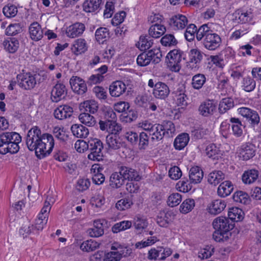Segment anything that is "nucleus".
<instances>
[{
  "label": "nucleus",
  "mask_w": 261,
  "mask_h": 261,
  "mask_svg": "<svg viewBox=\"0 0 261 261\" xmlns=\"http://www.w3.org/2000/svg\"><path fill=\"white\" fill-rule=\"evenodd\" d=\"M26 144L30 151H35L37 158L41 159L51 153L54 146L53 136L49 134H41L37 126L33 127L27 134Z\"/></svg>",
  "instance_id": "f257e3e1"
},
{
  "label": "nucleus",
  "mask_w": 261,
  "mask_h": 261,
  "mask_svg": "<svg viewBox=\"0 0 261 261\" xmlns=\"http://www.w3.org/2000/svg\"><path fill=\"white\" fill-rule=\"evenodd\" d=\"M166 63L168 68L172 71H179L181 68V62L185 59L184 53L179 49L170 51L166 56Z\"/></svg>",
  "instance_id": "f03ea898"
},
{
  "label": "nucleus",
  "mask_w": 261,
  "mask_h": 261,
  "mask_svg": "<svg viewBox=\"0 0 261 261\" xmlns=\"http://www.w3.org/2000/svg\"><path fill=\"white\" fill-rule=\"evenodd\" d=\"M88 150L90 153L88 158L90 160L100 161L102 160L103 154L102 142L98 139L94 138L89 140Z\"/></svg>",
  "instance_id": "7ed1b4c3"
},
{
  "label": "nucleus",
  "mask_w": 261,
  "mask_h": 261,
  "mask_svg": "<svg viewBox=\"0 0 261 261\" xmlns=\"http://www.w3.org/2000/svg\"><path fill=\"white\" fill-rule=\"evenodd\" d=\"M40 74H32L31 72H25L17 75L18 84L20 87L24 90L33 89L37 84V76Z\"/></svg>",
  "instance_id": "20e7f679"
},
{
  "label": "nucleus",
  "mask_w": 261,
  "mask_h": 261,
  "mask_svg": "<svg viewBox=\"0 0 261 261\" xmlns=\"http://www.w3.org/2000/svg\"><path fill=\"white\" fill-rule=\"evenodd\" d=\"M172 253V250L169 248H164L163 246H158L151 248L148 251L147 258L149 260H163Z\"/></svg>",
  "instance_id": "39448f33"
},
{
  "label": "nucleus",
  "mask_w": 261,
  "mask_h": 261,
  "mask_svg": "<svg viewBox=\"0 0 261 261\" xmlns=\"http://www.w3.org/2000/svg\"><path fill=\"white\" fill-rule=\"evenodd\" d=\"M234 225L233 222L230 221L225 217H217L213 222L215 229H218L225 233H229V231L233 228Z\"/></svg>",
  "instance_id": "423d86ee"
},
{
  "label": "nucleus",
  "mask_w": 261,
  "mask_h": 261,
  "mask_svg": "<svg viewBox=\"0 0 261 261\" xmlns=\"http://www.w3.org/2000/svg\"><path fill=\"white\" fill-rule=\"evenodd\" d=\"M221 43V39L220 37L218 34L213 32L208 34L203 40V46L210 50H214L218 48Z\"/></svg>",
  "instance_id": "0eeeda50"
},
{
  "label": "nucleus",
  "mask_w": 261,
  "mask_h": 261,
  "mask_svg": "<svg viewBox=\"0 0 261 261\" xmlns=\"http://www.w3.org/2000/svg\"><path fill=\"white\" fill-rule=\"evenodd\" d=\"M168 22L174 30H182L187 25L188 20L185 15L177 14L170 18Z\"/></svg>",
  "instance_id": "6e6552de"
},
{
  "label": "nucleus",
  "mask_w": 261,
  "mask_h": 261,
  "mask_svg": "<svg viewBox=\"0 0 261 261\" xmlns=\"http://www.w3.org/2000/svg\"><path fill=\"white\" fill-rule=\"evenodd\" d=\"M67 94V90L65 86L62 83L58 82L52 89L50 98L53 102H57L64 99Z\"/></svg>",
  "instance_id": "1a4fd4ad"
},
{
  "label": "nucleus",
  "mask_w": 261,
  "mask_h": 261,
  "mask_svg": "<svg viewBox=\"0 0 261 261\" xmlns=\"http://www.w3.org/2000/svg\"><path fill=\"white\" fill-rule=\"evenodd\" d=\"M72 90L78 94H83L87 90L86 84L84 80L80 77L73 76L69 81Z\"/></svg>",
  "instance_id": "9d476101"
},
{
  "label": "nucleus",
  "mask_w": 261,
  "mask_h": 261,
  "mask_svg": "<svg viewBox=\"0 0 261 261\" xmlns=\"http://www.w3.org/2000/svg\"><path fill=\"white\" fill-rule=\"evenodd\" d=\"M216 110V105L213 100H207L203 101L199 106L198 112L203 117L213 115Z\"/></svg>",
  "instance_id": "9b49d317"
},
{
  "label": "nucleus",
  "mask_w": 261,
  "mask_h": 261,
  "mask_svg": "<svg viewBox=\"0 0 261 261\" xmlns=\"http://www.w3.org/2000/svg\"><path fill=\"white\" fill-rule=\"evenodd\" d=\"M170 92L169 88L165 83L159 82L155 84L153 94L156 98L165 99L168 96Z\"/></svg>",
  "instance_id": "f8f14e48"
},
{
  "label": "nucleus",
  "mask_w": 261,
  "mask_h": 261,
  "mask_svg": "<svg viewBox=\"0 0 261 261\" xmlns=\"http://www.w3.org/2000/svg\"><path fill=\"white\" fill-rule=\"evenodd\" d=\"M29 32L31 39L34 41H38L43 37L44 30L37 21L33 22L30 24Z\"/></svg>",
  "instance_id": "ddd939ff"
},
{
  "label": "nucleus",
  "mask_w": 261,
  "mask_h": 261,
  "mask_svg": "<svg viewBox=\"0 0 261 261\" xmlns=\"http://www.w3.org/2000/svg\"><path fill=\"white\" fill-rule=\"evenodd\" d=\"M21 141V136L16 132H6L0 135V145H4L6 143L10 145L15 142H20Z\"/></svg>",
  "instance_id": "4468645a"
},
{
  "label": "nucleus",
  "mask_w": 261,
  "mask_h": 261,
  "mask_svg": "<svg viewBox=\"0 0 261 261\" xmlns=\"http://www.w3.org/2000/svg\"><path fill=\"white\" fill-rule=\"evenodd\" d=\"M106 143L109 150H118L125 147V142L116 135H108L106 137Z\"/></svg>",
  "instance_id": "2eb2a0df"
},
{
  "label": "nucleus",
  "mask_w": 261,
  "mask_h": 261,
  "mask_svg": "<svg viewBox=\"0 0 261 261\" xmlns=\"http://www.w3.org/2000/svg\"><path fill=\"white\" fill-rule=\"evenodd\" d=\"M120 173L123 176L124 180L139 181L141 179V176L138 172L134 169L126 167L121 166L119 168Z\"/></svg>",
  "instance_id": "dca6fc26"
},
{
  "label": "nucleus",
  "mask_w": 261,
  "mask_h": 261,
  "mask_svg": "<svg viewBox=\"0 0 261 261\" xmlns=\"http://www.w3.org/2000/svg\"><path fill=\"white\" fill-rule=\"evenodd\" d=\"M239 155L243 160L247 161L255 155V146L253 144L247 143L241 146Z\"/></svg>",
  "instance_id": "f3484780"
},
{
  "label": "nucleus",
  "mask_w": 261,
  "mask_h": 261,
  "mask_svg": "<svg viewBox=\"0 0 261 261\" xmlns=\"http://www.w3.org/2000/svg\"><path fill=\"white\" fill-rule=\"evenodd\" d=\"M185 92V88L183 86L179 87L173 92L176 98V105L181 108H184L188 105V97Z\"/></svg>",
  "instance_id": "a211bd4d"
},
{
  "label": "nucleus",
  "mask_w": 261,
  "mask_h": 261,
  "mask_svg": "<svg viewBox=\"0 0 261 261\" xmlns=\"http://www.w3.org/2000/svg\"><path fill=\"white\" fill-rule=\"evenodd\" d=\"M73 109L67 105L60 106L54 111V116L56 119L63 120L71 116Z\"/></svg>",
  "instance_id": "6ab92c4d"
},
{
  "label": "nucleus",
  "mask_w": 261,
  "mask_h": 261,
  "mask_svg": "<svg viewBox=\"0 0 261 261\" xmlns=\"http://www.w3.org/2000/svg\"><path fill=\"white\" fill-rule=\"evenodd\" d=\"M85 30L84 23L76 22L67 28L66 33L68 37L73 38L81 35Z\"/></svg>",
  "instance_id": "aec40b11"
},
{
  "label": "nucleus",
  "mask_w": 261,
  "mask_h": 261,
  "mask_svg": "<svg viewBox=\"0 0 261 261\" xmlns=\"http://www.w3.org/2000/svg\"><path fill=\"white\" fill-rule=\"evenodd\" d=\"M126 89V85L123 82L116 81L110 86L109 91L112 96L119 97L125 92Z\"/></svg>",
  "instance_id": "412c9836"
},
{
  "label": "nucleus",
  "mask_w": 261,
  "mask_h": 261,
  "mask_svg": "<svg viewBox=\"0 0 261 261\" xmlns=\"http://www.w3.org/2000/svg\"><path fill=\"white\" fill-rule=\"evenodd\" d=\"M189 177L191 183L194 184L200 183L203 177V172L198 166L193 167L189 171Z\"/></svg>",
  "instance_id": "4be33fe9"
},
{
  "label": "nucleus",
  "mask_w": 261,
  "mask_h": 261,
  "mask_svg": "<svg viewBox=\"0 0 261 261\" xmlns=\"http://www.w3.org/2000/svg\"><path fill=\"white\" fill-rule=\"evenodd\" d=\"M226 202L221 199L213 200L208 206V211L211 214L214 215L221 213L226 207Z\"/></svg>",
  "instance_id": "5701e85b"
},
{
  "label": "nucleus",
  "mask_w": 261,
  "mask_h": 261,
  "mask_svg": "<svg viewBox=\"0 0 261 261\" xmlns=\"http://www.w3.org/2000/svg\"><path fill=\"white\" fill-rule=\"evenodd\" d=\"M105 220H96L94 221V227L89 229L88 232L91 237H99L104 233L103 223Z\"/></svg>",
  "instance_id": "b1692460"
},
{
  "label": "nucleus",
  "mask_w": 261,
  "mask_h": 261,
  "mask_svg": "<svg viewBox=\"0 0 261 261\" xmlns=\"http://www.w3.org/2000/svg\"><path fill=\"white\" fill-rule=\"evenodd\" d=\"M233 190V185L229 180H225L219 186L217 194L221 197H225L229 195Z\"/></svg>",
  "instance_id": "393cba45"
},
{
  "label": "nucleus",
  "mask_w": 261,
  "mask_h": 261,
  "mask_svg": "<svg viewBox=\"0 0 261 261\" xmlns=\"http://www.w3.org/2000/svg\"><path fill=\"white\" fill-rule=\"evenodd\" d=\"M259 171L255 169L248 170L243 173L242 179L244 183L251 184L255 182L258 177Z\"/></svg>",
  "instance_id": "a878e982"
},
{
  "label": "nucleus",
  "mask_w": 261,
  "mask_h": 261,
  "mask_svg": "<svg viewBox=\"0 0 261 261\" xmlns=\"http://www.w3.org/2000/svg\"><path fill=\"white\" fill-rule=\"evenodd\" d=\"M204 54L197 48L191 49L189 53V62L197 66L203 59Z\"/></svg>",
  "instance_id": "bb28decb"
},
{
  "label": "nucleus",
  "mask_w": 261,
  "mask_h": 261,
  "mask_svg": "<svg viewBox=\"0 0 261 261\" xmlns=\"http://www.w3.org/2000/svg\"><path fill=\"white\" fill-rule=\"evenodd\" d=\"M166 31V28L164 25L155 23L150 27L148 33L150 37L158 38L162 36Z\"/></svg>",
  "instance_id": "cd10ccee"
},
{
  "label": "nucleus",
  "mask_w": 261,
  "mask_h": 261,
  "mask_svg": "<svg viewBox=\"0 0 261 261\" xmlns=\"http://www.w3.org/2000/svg\"><path fill=\"white\" fill-rule=\"evenodd\" d=\"M224 178L225 174L221 171L215 170L209 174L207 181L209 184L216 186Z\"/></svg>",
  "instance_id": "c85d7f7f"
},
{
  "label": "nucleus",
  "mask_w": 261,
  "mask_h": 261,
  "mask_svg": "<svg viewBox=\"0 0 261 261\" xmlns=\"http://www.w3.org/2000/svg\"><path fill=\"white\" fill-rule=\"evenodd\" d=\"M162 127L164 137H172L175 132V127L174 123L169 120L163 121L160 124Z\"/></svg>",
  "instance_id": "c756f323"
},
{
  "label": "nucleus",
  "mask_w": 261,
  "mask_h": 261,
  "mask_svg": "<svg viewBox=\"0 0 261 261\" xmlns=\"http://www.w3.org/2000/svg\"><path fill=\"white\" fill-rule=\"evenodd\" d=\"M101 3V0H86L83 4V10L87 13L94 12L97 10Z\"/></svg>",
  "instance_id": "7c9ffc66"
},
{
  "label": "nucleus",
  "mask_w": 261,
  "mask_h": 261,
  "mask_svg": "<svg viewBox=\"0 0 261 261\" xmlns=\"http://www.w3.org/2000/svg\"><path fill=\"white\" fill-rule=\"evenodd\" d=\"M71 130L77 138H86L89 135V130L82 124H75L71 126Z\"/></svg>",
  "instance_id": "2f4dec72"
},
{
  "label": "nucleus",
  "mask_w": 261,
  "mask_h": 261,
  "mask_svg": "<svg viewBox=\"0 0 261 261\" xmlns=\"http://www.w3.org/2000/svg\"><path fill=\"white\" fill-rule=\"evenodd\" d=\"M125 180L119 172L113 173L110 177V185L113 188H119L124 184Z\"/></svg>",
  "instance_id": "473e14b6"
},
{
  "label": "nucleus",
  "mask_w": 261,
  "mask_h": 261,
  "mask_svg": "<svg viewBox=\"0 0 261 261\" xmlns=\"http://www.w3.org/2000/svg\"><path fill=\"white\" fill-rule=\"evenodd\" d=\"M189 141V135L187 133H182L175 139L174 146L177 150H181L187 145Z\"/></svg>",
  "instance_id": "72a5a7b5"
},
{
  "label": "nucleus",
  "mask_w": 261,
  "mask_h": 261,
  "mask_svg": "<svg viewBox=\"0 0 261 261\" xmlns=\"http://www.w3.org/2000/svg\"><path fill=\"white\" fill-rule=\"evenodd\" d=\"M72 49L76 55L85 53L87 50V45L84 39H78L74 41Z\"/></svg>",
  "instance_id": "f704fd0d"
},
{
  "label": "nucleus",
  "mask_w": 261,
  "mask_h": 261,
  "mask_svg": "<svg viewBox=\"0 0 261 261\" xmlns=\"http://www.w3.org/2000/svg\"><path fill=\"white\" fill-rule=\"evenodd\" d=\"M228 218L230 221L238 222L243 219V212L242 210L238 207H234L229 208L228 212Z\"/></svg>",
  "instance_id": "c9c22d12"
},
{
  "label": "nucleus",
  "mask_w": 261,
  "mask_h": 261,
  "mask_svg": "<svg viewBox=\"0 0 261 261\" xmlns=\"http://www.w3.org/2000/svg\"><path fill=\"white\" fill-rule=\"evenodd\" d=\"M205 153L208 158L213 160H218L221 155L220 150L214 144H210L206 146Z\"/></svg>",
  "instance_id": "e433bc0d"
},
{
  "label": "nucleus",
  "mask_w": 261,
  "mask_h": 261,
  "mask_svg": "<svg viewBox=\"0 0 261 261\" xmlns=\"http://www.w3.org/2000/svg\"><path fill=\"white\" fill-rule=\"evenodd\" d=\"M20 142H14L9 145V143H6L4 145H0V153L5 154L7 152H10L11 154L17 153L19 150V146L18 144Z\"/></svg>",
  "instance_id": "4c0bfd02"
},
{
  "label": "nucleus",
  "mask_w": 261,
  "mask_h": 261,
  "mask_svg": "<svg viewBox=\"0 0 261 261\" xmlns=\"http://www.w3.org/2000/svg\"><path fill=\"white\" fill-rule=\"evenodd\" d=\"M3 46L5 49L11 53H15L19 47V41L15 38H10L3 42Z\"/></svg>",
  "instance_id": "58836bf2"
},
{
  "label": "nucleus",
  "mask_w": 261,
  "mask_h": 261,
  "mask_svg": "<svg viewBox=\"0 0 261 261\" xmlns=\"http://www.w3.org/2000/svg\"><path fill=\"white\" fill-rule=\"evenodd\" d=\"M147 55H148L149 60L150 63L156 64L159 63L161 61L162 57V54L160 49L158 48H153L147 51Z\"/></svg>",
  "instance_id": "ea45409f"
},
{
  "label": "nucleus",
  "mask_w": 261,
  "mask_h": 261,
  "mask_svg": "<svg viewBox=\"0 0 261 261\" xmlns=\"http://www.w3.org/2000/svg\"><path fill=\"white\" fill-rule=\"evenodd\" d=\"M206 82V77L203 74L198 73L194 75L192 79V86L194 89H201Z\"/></svg>",
  "instance_id": "a19ab883"
},
{
  "label": "nucleus",
  "mask_w": 261,
  "mask_h": 261,
  "mask_svg": "<svg viewBox=\"0 0 261 261\" xmlns=\"http://www.w3.org/2000/svg\"><path fill=\"white\" fill-rule=\"evenodd\" d=\"M79 119L82 123L89 127L94 126L96 124V119L88 113H81Z\"/></svg>",
  "instance_id": "79ce46f5"
},
{
  "label": "nucleus",
  "mask_w": 261,
  "mask_h": 261,
  "mask_svg": "<svg viewBox=\"0 0 261 261\" xmlns=\"http://www.w3.org/2000/svg\"><path fill=\"white\" fill-rule=\"evenodd\" d=\"M230 121L232 123L231 128L233 135L237 137H240L243 134V126L241 121L238 118H231Z\"/></svg>",
  "instance_id": "37998d69"
},
{
  "label": "nucleus",
  "mask_w": 261,
  "mask_h": 261,
  "mask_svg": "<svg viewBox=\"0 0 261 261\" xmlns=\"http://www.w3.org/2000/svg\"><path fill=\"white\" fill-rule=\"evenodd\" d=\"M153 44V40L150 37L141 36L137 44L141 50H145L150 48Z\"/></svg>",
  "instance_id": "c03bdc74"
},
{
  "label": "nucleus",
  "mask_w": 261,
  "mask_h": 261,
  "mask_svg": "<svg viewBox=\"0 0 261 261\" xmlns=\"http://www.w3.org/2000/svg\"><path fill=\"white\" fill-rule=\"evenodd\" d=\"M149 135L151 136V140L155 141L161 140L164 137L160 124H154V127L151 129V132Z\"/></svg>",
  "instance_id": "a18cd8bd"
},
{
  "label": "nucleus",
  "mask_w": 261,
  "mask_h": 261,
  "mask_svg": "<svg viewBox=\"0 0 261 261\" xmlns=\"http://www.w3.org/2000/svg\"><path fill=\"white\" fill-rule=\"evenodd\" d=\"M95 35L96 40L99 43H102L109 38V30L107 28L100 27L96 30Z\"/></svg>",
  "instance_id": "49530a36"
},
{
  "label": "nucleus",
  "mask_w": 261,
  "mask_h": 261,
  "mask_svg": "<svg viewBox=\"0 0 261 261\" xmlns=\"http://www.w3.org/2000/svg\"><path fill=\"white\" fill-rule=\"evenodd\" d=\"M81 106L87 112L92 114L97 112L99 108L98 102L93 99L85 101L81 103Z\"/></svg>",
  "instance_id": "de8ad7c7"
},
{
  "label": "nucleus",
  "mask_w": 261,
  "mask_h": 261,
  "mask_svg": "<svg viewBox=\"0 0 261 261\" xmlns=\"http://www.w3.org/2000/svg\"><path fill=\"white\" fill-rule=\"evenodd\" d=\"M234 106L233 100L231 98L227 97L222 99L219 105V110L220 113H224Z\"/></svg>",
  "instance_id": "09e8293b"
},
{
  "label": "nucleus",
  "mask_w": 261,
  "mask_h": 261,
  "mask_svg": "<svg viewBox=\"0 0 261 261\" xmlns=\"http://www.w3.org/2000/svg\"><path fill=\"white\" fill-rule=\"evenodd\" d=\"M99 244L97 242L90 240L84 242L80 246L83 251L90 252L96 250L99 247Z\"/></svg>",
  "instance_id": "8fccbe9b"
},
{
  "label": "nucleus",
  "mask_w": 261,
  "mask_h": 261,
  "mask_svg": "<svg viewBox=\"0 0 261 261\" xmlns=\"http://www.w3.org/2000/svg\"><path fill=\"white\" fill-rule=\"evenodd\" d=\"M195 206V201L193 199H187L183 201L180 206V211L182 213L187 214L191 211Z\"/></svg>",
  "instance_id": "3c124183"
},
{
  "label": "nucleus",
  "mask_w": 261,
  "mask_h": 261,
  "mask_svg": "<svg viewBox=\"0 0 261 261\" xmlns=\"http://www.w3.org/2000/svg\"><path fill=\"white\" fill-rule=\"evenodd\" d=\"M161 43L165 46H172L177 44V41L173 35L166 34L161 38Z\"/></svg>",
  "instance_id": "603ef678"
},
{
  "label": "nucleus",
  "mask_w": 261,
  "mask_h": 261,
  "mask_svg": "<svg viewBox=\"0 0 261 261\" xmlns=\"http://www.w3.org/2000/svg\"><path fill=\"white\" fill-rule=\"evenodd\" d=\"M132 226V222L129 221H123L116 223L112 227V231L114 233H117L120 231L129 228Z\"/></svg>",
  "instance_id": "864d4df0"
},
{
  "label": "nucleus",
  "mask_w": 261,
  "mask_h": 261,
  "mask_svg": "<svg viewBox=\"0 0 261 261\" xmlns=\"http://www.w3.org/2000/svg\"><path fill=\"white\" fill-rule=\"evenodd\" d=\"M197 32V27L194 24H189L185 32V37L188 41H193Z\"/></svg>",
  "instance_id": "5fc2aeb1"
},
{
  "label": "nucleus",
  "mask_w": 261,
  "mask_h": 261,
  "mask_svg": "<svg viewBox=\"0 0 261 261\" xmlns=\"http://www.w3.org/2000/svg\"><path fill=\"white\" fill-rule=\"evenodd\" d=\"M213 31L211 30L207 24H204L201 26L198 30L197 29L196 38L198 41H200L202 38H205L208 34H211Z\"/></svg>",
  "instance_id": "6e6d98bb"
},
{
  "label": "nucleus",
  "mask_w": 261,
  "mask_h": 261,
  "mask_svg": "<svg viewBox=\"0 0 261 261\" xmlns=\"http://www.w3.org/2000/svg\"><path fill=\"white\" fill-rule=\"evenodd\" d=\"M181 201V195L178 193H172L168 198L167 203L169 206L174 207L178 205Z\"/></svg>",
  "instance_id": "4d7b16f0"
},
{
  "label": "nucleus",
  "mask_w": 261,
  "mask_h": 261,
  "mask_svg": "<svg viewBox=\"0 0 261 261\" xmlns=\"http://www.w3.org/2000/svg\"><path fill=\"white\" fill-rule=\"evenodd\" d=\"M132 201L127 198L120 199L116 203V207L120 211H123L129 208L133 204Z\"/></svg>",
  "instance_id": "13d9d810"
},
{
  "label": "nucleus",
  "mask_w": 261,
  "mask_h": 261,
  "mask_svg": "<svg viewBox=\"0 0 261 261\" xmlns=\"http://www.w3.org/2000/svg\"><path fill=\"white\" fill-rule=\"evenodd\" d=\"M234 201L245 204L248 200V194L242 191L236 192L233 195Z\"/></svg>",
  "instance_id": "bf43d9fd"
},
{
  "label": "nucleus",
  "mask_w": 261,
  "mask_h": 261,
  "mask_svg": "<svg viewBox=\"0 0 261 261\" xmlns=\"http://www.w3.org/2000/svg\"><path fill=\"white\" fill-rule=\"evenodd\" d=\"M229 234H230V233H225L224 232H222V231H220V230L215 229V231L213 234V238L216 242H223L228 239Z\"/></svg>",
  "instance_id": "052dcab7"
},
{
  "label": "nucleus",
  "mask_w": 261,
  "mask_h": 261,
  "mask_svg": "<svg viewBox=\"0 0 261 261\" xmlns=\"http://www.w3.org/2000/svg\"><path fill=\"white\" fill-rule=\"evenodd\" d=\"M238 112L240 114H241L244 117H246V116H248L249 114H252V116H253V120L255 122H256L257 118H258V113L256 111L251 110L248 108L242 107L238 109Z\"/></svg>",
  "instance_id": "680f3d73"
},
{
  "label": "nucleus",
  "mask_w": 261,
  "mask_h": 261,
  "mask_svg": "<svg viewBox=\"0 0 261 261\" xmlns=\"http://www.w3.org/2000/svg\"><path fill=\"white\" fill-rule=\"evenodd\" d=\"M4 14L8 18L14 17L17 13V8L13 5L5 6L3 9Z\"/></svg>",
  "instance_id": "e2e57ef3"
},
{
  "label": "nucleus",
  "mask_w": 261,
  "mask_h": 261,
  "mask_svg": "<svg viewBox=\"0 0 261 261\" xmlns=\"http://www.w3.org/2000/svg\"><path fill=\"white\" fill-rule=\"evenodd\" d=\"M139 136L138 140L139 146L140 149H145L148 145L149 143V137L146 133L142 132L140 133Z\"/></svg>",
  "instance_id": "0e129e2a"
},
{
  "label": "nucleus",
  "mask_w": 261,
  "mask_h": 261,
  "mask_svg": "<svg viewBox=\"0 0 261 261\" xmlns=\"http://www.w3.org/2000/svg\"><path fill=\"white\" fill-rule=\"evenodd\" d=\"M123 255H121V251H110L105 254L103 261H119Z\"/></svg>",
  "instance_id": "69168bd1"
},
{
  "label": "nucleus",
  "mask_w": 261,
  "mask_h": 261,
  "mask_svg": "<svg viewBox=\"0 0 261 261\" xmlns=\"http://www.w3.org/2000/svg\"><path fill=\"white\" fill-rule=\"evenodd\" d=\"M243 87L247 92L252 91L255 87V82L251 77L244 78Z\"/></svg>",
  "instance_id": "338daca9"
},
{
  "label": "nucleus",
  "mask_w": 261,
  "mask_h": 261,
  "mask_svg": "<svg viewBox=\"0 0 261 261\" xmlns=\"http://www.w3.org/2000/svg\"><path fill=\"white\" fill-rule=\"evenodd\" d=\"M53 133L56 138L62 142H64L67 137L63 129L58 126L54 128Z\"/></svg>",
  "instance_id": "774afa93"
}]
</instances>
